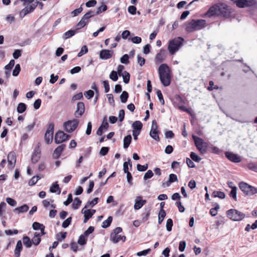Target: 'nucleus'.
<instances>
[{"label": "nucleus", "mask_w": 257, "mask_h": 257, "mask_svg": "<svg viewBox=\"0 0 257 257\" xmlns=\"http://www.w3.org/2000/svg\"><path fill=\"white\" fill-rule=\"evenodd\" d=\"M212 197H218L221 199L225 198V193L221 191H214L212 194Z\"/></svg>", "instance_id": "e433bc0d"}, {"label": "nucleus", "mask_w": 257, "mask_h": 257, "mask_svg": "<svg viewBox=\"0 0 257 257\" xmlns=\"http://www.w3.org/2000/svg\"><path fill=\"white\" fill-rule=\"evenodd\" d=\"M77 30H77L76 29L75 30H70L67 31L63 34V38L64 40H66L68 38H69L73 36L76 34Z\"/></svg>", "instance_id": "c756f323"}, {"label": "nucleus", "mask_w": 257, "mask_h": 257, "mask_svg": "<svg viewBox=\"0 0 257 257\" xmlns=\"http://www.w3.org/2000/svg\"><path fill=\"white\" fill-rule=\"evenodd\" d=\"M186 31L188 32H192L194 31H198L206 26V21L205 20H192L191 21L185 23Z\"/></svg>", "instance_id": "f03ea898"}, {"label": "nucleus", "mask_w": 257, "mask_h": 257, "mask_svg": "<svg viewBox=\"0 0 257 257\" xmlns=\"http://www.w3.org/2000/svg\"><path fill=\"white\" fill-rule=\"evenodd\" d=\"M142 127H143V124L139 120L135 121L132 124V127L133 128V130H136V131H138L139 132H141V131L142 128Z\"/></svg>", "instance_id": "7c9ffc66"}, {"label": "nucleus", "mask_w": 257, "mask_h": 257, "mask_svg": "<svg viewBox=\"0 0 257 257\" xmlns=\"http://www.w3.org/2000/svg\"><path fill=\"white\" fill-rule=\"evenodd\" d=\"M6 202L11 206H15L17 205V201L10 197L6 198Z\"/></svg>", "instance_id": "49530a36"}, {"label": "nucleus", "mask_w": 257, "mask_h": 257, "mask_svg": "<svg viewBox=\"0 0 257 257\" xmlns=\"http://www.w3.org/2000/svg\"><path fill=\"white\" fill-rule=\"evenodd\" d=\"M66 147V145L64 144H62L59 146L57 148H56L53 154V157L54 159H58L60 156L61 155V153L64 150Z\"/></svg>", "instance_id": "4be33fe9"}, {"label": "nucleus", "mask_w": 257, "mask_h": 257, "mask_svg": "<svg viewBox=\"0 0 257 257\" xmlns=\"http://www.w3.org/2000/svg\"><path fill=\"white\" fill-rule=\"evenodd\" d=\"M184 39L181 37L175 38L169 42L168 49L171 55L174 54L183 45Z\"/></svg>", "instance_id": "20e7f679"}, {"label": "nucleus", "mask_w": 257, "mask_h": 257, "mask_svg": "<svg viewBox=\"0 0 257 257\" xmlns=\"http://www.w3.org/2000/svg\"><path fill=\"white\" fill-rule=\"evenodd\" d=\"M240 189L247 195H253L257 193V188L244 182L239 183Z\"/></svg>", "instance_id": "0eeeda50"}, {"label": "nucleus", "mask_w": 257, "mask_h": 257, "mask_svg": "<svg viewBox=\"0 0 257 257\" xmlns=\"http://www.w3.org/2000/svg\"><path fill=\"white\" fill-rule=\"evenodd\" d=\"M54 125L53 123H50L45 135V140L46 142L49 144H50L53 140L54 133Z\"/></svg>", "instance_id": "4468645a"}, {"label": "nucleus", "mask_w": 257, "mask_h": 257, "mask_svg": "<svg viewBox=\"0 0 257 257\" xmlns=\"http://www.w3.org/2000/svg\"><path fill=\"white\" fill-rule=\"evenodd\" d=\"M132 141V136L129 135L125 137L123 139V148L124 149H127Z\"/></svg>", "instance_id": "2f4dec72"}, {"label": "nucleus", "mask_w": 257, "mask_h": 257, "mask_svg": "<svg viewBox=\"0 0 257 257\" xmlns=\"http://www.w3.org/2000/svg\"><path fill=\"white\" fill-rule=\"evenodd\" d=\"M85 236L84 234H81L78 239V243L80 245H84L86 243L85 239Z\"/></svg>", "instance_id": "09e8293b"}, {"label": "nucleus", "mask_w": 257, "mask_h": 257, "mask_svg": "<svg viewBox=\"0 0 257 257\" xmlns=\"http://www.w3.org/2000/svg\"><path fill=\"white\" fill-rule=\"evenodd\" d=\"M130 162H131V159H128V161L127 162H125L123 163V171H124V172L125 173L130 172L128 171V165H130V166L131 167H132V165L130 163Z\"/></svg>", "instance_id": "79ce46f5"}, {"label": "nucleus", "mask_w": 257, "mask_h": 257, "mask_svg": "<svg viewBox=\"0 0 257 257\" xmlns=\"http://www.w3.org/2000/svg\"><path fill=\"white\" fill-rule=\"evenodd\" d=\"M227 185L231 189V190L229 194V196L232 198L235 201H236V194L237 190V187L235 186L233 182L231 181L227 182Z\"/></svg>", "instance_id": "a211bd4d"}, {"label": "nucleus", "mask_w": 257, "mask_h": 257, "mask_svg": "<svg viewBox=\"0 0 257 257\" xmlns=\"http://www.w3.org/2000/svg\"><path fill=\"white\" fill-rule=\"evenodd\" d=\"M85 208L82 209L81 212L84 214V219L83 220L84 223H86L88 220L92 216V214L90 213V209L85 210Z\"/></svg>", "instance_id": "bb28decb"}, {"label": "nucleus", "mask_w": 257, "mask_h": 257, "mask_svg": "<svg viewBox=\"0 0 257 257\" xmlns=\"http://www.w3.org/2000/svg\"><path fill=\"white\" fill-rule=\"evenodd\" d=\"M122 231V229L121 227H117L115 228L110 234V240L113 243H117L120 240L124 242L126 239L125 236L119 234Z\"/></svg>", "instance_id": "39448f33"}, {"label": "nucleus", "mask_w": 257, "mask_h": 257, "mask_svg": "<svg viewBox=\"0 0 257 257\" xmlns=\"http://www.w3.org/2000/svg\"><path fill=\"white\" fill-rule=\"evenodd\" d=\"M23 245L21 240L18 241L15 250V257H20L21 251L22 250Z\"/></svg>", "instance_id": "b1692460"}, {"label": "nucleus", "mask_w": 257, "mask_h": 257, "mask_svg": "<svg viewBox=\"0 0 257 257\" xmlns=\"http://www.w3.org/2000/svg\"><path fill=\"white\" fill-rule=\"evenodd\" d=\"M128 97V93L125 91H123L120 96V99L121 102L123 103H125L127 100Z\"/></svg>", "instance_id": "4c0bfd02"}, {"label": "nucleus", "mask_w": 257, "mask_h": 257, "mask_svg": "<svg viewBox=\"0 0 257 257\" xmlns=\"http://www.w3.org/2000/svg\"><path fill=\"white\" fill-rule=\"evenodd\" d=\"M81 204V201L78 197L75 198L72 204V207L74 209H77Z\"/></svg>", "instance_id": "f704fd0d"}, {"label": "nucleus", "mask_w": 257, "mask_h": 257, "mask_svg": "<svg viewBox=\"0 0 257 257\" xmlns=\"http://www.w3.org/2000/svg\"><path fill=\"white\" fill-rule=\"evenodd\" d=\"M98 198H95L91 201H89L87 202L86 205L85 206L84 208H88L89 206L92 207L95 205H96L98 203Z\"/></svg>", "instance_id": "a19ab883"}, {"label": "nucleus", "mask_w": 257, "mask_h": 257, "mask_svg": "<svg viewBox=\"0 0 257 257\" xmlns=\"http://www.w3.org/2000/svg\"><path fill=\"white\" fill-rule=\"evenodd\" d=\"M15 65V61L14 60H11L9 63L5 66V68L7 70L11 71L12 68L14 67Z\"/></svg>", "instance_id": "052dcab7"}, {"label": "nucleus", "mask_w": 257, "mask_h": 257, "mask_svg": "<svg viewBox=\"0 0 257 257\" xmlns=\"http://www.w3.org/2000/svg\"><path fill=\"white\" fill-rule=\"evenodd\" d=\"M113 51L109 50H102L100 52L99 57L103 60H107L112 57Z\"/></svg>", "instance_id": "412c9836"}, {"label": "nucleus", "mask_w": 257, "mask_h": 257, "mask_svg": "<svg viewBox=\"0 0 257 257\" xmlns=\"http://www.w3.org/2000/svg\"><path fill=\"white\" fill-rule=\"evenodd\" d=\"M72 220V217H69L67 218L62 223V226L63 228H67L71 223Z\"/></svg>", "instance_id": "5fc2aeb1"}, {"label": "nucleus", "mask_w": 257, "mask_h": 257, "mask_svg": "<svg viewBox=\"0 0 257 257\" xmlns=\"http://www.w3.org/2000/svg\"><path fill=\"white\" fill-rule=\"evenodd\" d=\"M224 14L225 4L223 3H218L210 7L204 15L205 17L211 18L214 16H224Z\"/></svg>", "instance_id": "7ed1b4c3"}, {"label": "nucleus", "mask_w": 257, "mask_h": 257, "mask_svg": "<svg viewBox=\"0 0 257 257\" xmlns=\"http://www.w3.org/2000/svg\"><path fill=\"white\" fill-rule=\"evenodd\" d=\"M32 227L34 230H40L41 232L40 233H41V235H44L45 234L44 231L45 227L43 224L35 222L33 223Z\"/></svg>", "instance_id": "5701e85b"}, {"label": "nucleus", "mask_w": 257, "mask_h": 257, "mask_svg": "<svg viewBox=\"0 0 257 257\" xmlns=\"http://www.w3.org/2000/svg\"><path fill=\"white\" fill-rule=\"evenodd\" d=\"M29 206L27 204H24L20 207L16 208L14 211L17 213H23L26 212L29 210Z\"/></svg>", "instance_id": "a878e982"}, {"label": "nucleus", "mask_w": 257, "mask_h": 257, "mask_svg": "<svg viewBox=\"0 0 257 257\" xmlns=\"http://www.w3.org/2000/svg\"><path fill=\"white\" fill-rule=\"evenodd\" d=\"M226 158L230 161L238 163L241 161V157L237 154L230 152H226Z\"/></svg>", "instance_id": "f3484780"}, {"label": "nucleus", "mask_w": 257, "mask_h": 257, "mask_svg": "<svg viewBox=\"0 0 257 257\" xmlns=\"http://www.w3.org/2000/svg\"><path fill=\"white\" fill-rule=\"evenodd\" d=\"M23 242L24 245L27 247H30L32 246V240H30V238L27 236H24L23 238Z\"/></svg>", "instance_id": "ea45409f"}, {"label": "nucleus", "mask_w": 257, "mask_h": 257, "mask_svg": "<svg viewBox=\"0 0 257 257\" xmlns=\"http://www.w3.org/2000/svg\"><path fill=\"white\" fill-rule=\"evenodd\" d=\"M135 201L134 209L135 210L141 209L147 202L146 200L143 199V197L141 196H137Z\"/></svg>", "instance_id": "6ab92c4d"}, {"label": "nucleus", "mask_w": 257, "mask_h": 257, "mask_svg": "<svg viewBox=\"0 0 257 257\" xmlns=\"http://www.w3.org/2000/svg\"><path fill=\"white\" fill-rule=\"evenodd\" d=\"M153 175L154 174L153 172L151 170H149L145 173L144 176V179L146 180L148 179H150L153 177Z\"/></svg>", "instance_id": "0e129e2a"}, {"label": "nucleus", "mask_w": 257, "mask_h": 257, "mask_svg": "<svg viewBox=\"0 0 257 257\" xmlns=\"http://www.w3.org/2000/svg\"><path fill=\"white\" fill-rule=\"evenodd\" d=\"M138 63L141 66L144 65L145 63L146 60L144 58L142 57L140 55L137 56Z\"/></svg>", "instance_id": "e2e57ef3"}, {"label": "nucleus", "mask_w": 257, "mask_h": 257, "mask_svg": "<svg viewBox=\"0 0 257 257\" xmlns=\"http://www.w3.org/2000/svg\"><path fill=\"white\" fill-rule=\"evenodd\" d=\"M39 2L37 0L34 1V2L30 3L29 6H26L23 9L21 10L20 13V16L21 18H23L27 14L32 13L34 11L38 5Z\"/></svg>", "instance_id": "f8f14e48"}, {"label": "nucleus", "mask_w": 257, "mask_h": 257, "mask_svg": "<svg viewBox=\"0 0 257 257\" xmlns=\"http://www.w3.org/2000/svg\"><path fill=\"white\" fill-rule=\"evenodd\" d=\"M190 158L192 160L197 162H199L201 160V158L194 152L191 153Z\"/></svg>", "instance_id": "4d7b16f0"}, {"label": "nucleus", "mask_w": 257, "mask_h": 257, "mask_svg": "<svg viewBox=\"0 0 257 257\" xmlns=\"http://www.w3.org/2000/svg\"><path fill=\"white\" fill-rule=\"evenodd\" d=\"M195 146L199 151L202 154H205L207 151L208 144L204 142L203 139L196 136H192Z\"/></svg>", "instance_id": "423d86ee"}, {"label": "nucleus", "mask_w": 257, "mask_h": 257, "mask_svg": "<svg viewBox=\"0 0 257 257\" xmlns=\"http://www.w3.org/2000/svg\"><path fill=\"white\" fill-rule=\"evenodd\" d=\"M131 41L134 44H140L142 42V38L140 37L135 36L131 38Z\"/></svg>", "instance_id": "69168bd1"}, {"label": "nucleus", "mask_w": 257, "mask_h": 257, "mask_svg": "<svg viewBox=\"0 0 257 257\" xmlns=\"http://www.w3.org/2000/svg\"><path fill=\"white\" fill-rule=\"evenodd\" d=\"M112 217L111 216H109L107 219L102 222V227L104 228H106L109 227L112 222Z\"/></svg>", "instance_id": "c9c22d12"}, {"label": "nucleus", "mask_w": 257, "mask_h": 257, "mask_svg": "<svg viewBox=\"0 0 257 257\" xmlns=\"http://www.w3.org/2000/svg\"><path fill=\"white\" fill-rule=\"evenodd\" d=\"M159 78L162 84L165 87L171 83L170 70L166 64H161L158 69Z\"/></svg>", "instance_id": "f257e3e1"}, {"label": "nucleus", "mask_w": 257, "mask_h": 257, "mask_svg": "<svg viewBox=\"0 0 257 257\" xmlns=\"http://www.w3.org/2000/svg\"><path fill=\"white\" fill-rule=\"evenodd\" d=\"M26 109V105L22 102L20 103L17 107V111L19 113H23Z\"/></svg>", "instance_id": "58836bf2"}, {"label": "nucleus", "mask_w": 257, "mask_h": 257, "mask_svg": "<svg viewBox=\"0 0 257 257\" xmlns=\"http://www.w3.org/2000/svg\"><path fill=\"white\" fill-rule=\"evenodd\" d=\"M50 191L51 193H57L58 194H60L61 192L60 188L58 184H57V182H55L52 184L50 188Z\"/></svg>", "instance_id": "cd10ccee"}, {"label": "nucleus", "mask_w": 257, "mask_h": 257, "mask_svg": "<svg viewBox=\"0 0 257 257\" xmlns=\"http://www.w3.org/2000/svg\"><path fill=\"white\" fill-rule=\"evenodd\" d=\"M166 212L164 209H162V210H160L159 214H158V223L159 224H161L164 218L166 216Z\"/></svg>", "instance_id": "473e14b6"}, {"label": "nucleus", "mask_w": 257, "mask_h": 257, "mask_svg": "<svg viewBox=\"0 0 257 257\" xmlns=\"http://www.w3.org/2000/svg\"><path fill=\"white\" fill-rule=\"evenodd\" d=\"M43 235H41V233L35 232L34 236L32 239V241L35 245H38L41 241V236Z\"/></svg>", "instance_id": "c85d7f7f"}, {"label": "nucleus", "mask_w": 257, "mask_h": 257, "mask_svg": "<svg viewBox=\"0 0 257 257\" xmlns=\"http://www.w3.org/2000/svg\"><path fill=\"white\" fill-rule=\"evenodd\" d=\"M85 97L89 99L92 98L94 95V92L91 90H89L84 93Z\"/></svg>", "instance_id": "774afa93"}, {"label": "nucleus", "mask_w": 257, "mask_h": 257, "mask_svg": "<svg viewBox=\"0 0 257 257\" xmlns=\"http://www.w3.org/2000/svg\"><path fill=\"white\" fill-rule=\"evenodd\" d=\"M123 78V80L124 83L125 84H127L130 81V74L128 72L126 71H124L122 73L121 75Z\"/></svg>", "instance_id": "72a5a7b5"}, {"label": "nucleus", "mask_w": 257, "mask_h": 257, "mask_svg": "<svg viewBox=\"0 0 257 257\" xmlns=\"http://www.w3.org/2000/svg\"><path fill=\"white\" fill-rule=\"evenodd\" d=\"M157 96L158 97L160 102H161V103L162 104L164 105L165 103V101L163 99V95H162V93L161 90H158L157 91Z\"/></svg>", "instance_id": "680f3d73"}, {"label": "nucleus", "mask_w": 257, "mask_h": 257, "mask_svg": "<svg viewBox=\"0 0 257 257\" xmlns=\"http://www.w3.org/2000/svg\"><path fill=\"white\" fill-rule=\"evenodd\" d=\"M40 179V177L38 176H34L29 182V185L30 186L34 185L37 181Z\"/></svg>", "instance_id": "603ef678"}, {"label": "nucleus", "mask_w": 257, "mask_h": 257, "mask_svg": "<svg viewBox=\"0 0 257 257\" xmlns=\"http://www.w3.org/2000/svg\"><path fill=\"white\" fill-rule=\"evenodd\" d=\"M168 180L169 181V182H171V183L178 181L177 175L174 174H170Z\"/></svg>", "instance_id": "bf43d9fd"}, {"label": "nucleus", "mask_w": 257, "mask_h": 257, "mask_svg": "<svg viewBox=\"0 0 257 257\" xmlns=\"http://www.w3.org/2000/svg\"><path fill=\"white\" fill-rule=\"evenodd\" d=\"M88 51L87 47L86 45L83 46L80 51L78 54V57H81Z\"/></svg>", "instance_id": "864d4df0"}, {"label": "nucleus", "mask_w": 257, "mask_h": 257, "mask_svg": "<svg viewBox=\"0 0 257 257\" xmlns=\"http://www.w3.org/2000/svg\"><path fill=\"white\" fill-rule=\"evenodd\" d=\"M85 111L84 104L82 102H79L77 104V109L74 113L76 117L79 118L81 117L84 113Z\"/></svg>", "instance_id": "aec40b11"}, {"label": "nucleus", "mask_w": 257, "mask_h": 257, "mask_svg": "<svg viewBox=\"0 0 257 257\" xmlns=\"http://www.w3.org/2000/svg\"><path fill=\"white\" fill-rule=\"evenodd\" d=\"M70 136L65 134L62 131L58 132L55 136V142L56 144H60L68 140Z\"/></svg>", "instance_id": "2eb2a0df"}, {"label": "nucleus", "mask_w": 257, "mask_h": 257, "mask_svg": "<svg viewBox=\"0 0 257 257\" xmlns=\"http://www.w3.org/2000/svg\"><path fill=\"white\" fill-rule=\"evenodd\" d=\"M95 16V12L89 11L86 13L81 18V20L77 24L76 27L77 30H79L85 26L88 23L90 18Z\"/></svg>", "instance_id": "6e6552de"}, {"label": "nucleus", "mask_w": 257, "mask_h": 257, "mask_svg": "<svg viewBox=\"0 0 257 257\" xmlns=\"http://www.w3.org/2000/svg\"><path fill=\"white\" fill-rule=\"evenodd\" d=\"M121 63L124 64H128L129 63V56L127 54L123 55L120 59Z\"/></svg>", "instance_id": "37998d69"}, {"label": "nucleus", "mask_w": 257, "mask_h": 257, "mask_svg": "<svg viewBox=\"0 0 257 257\" xmlns=\"http://www.w3.org/2000/svg\"><path fill=\"white\" fill-rule=\"evenodd\" d=\"M107 8V6L105 5L101 6L97 9L96 12L95 13V15H99L101 13L105 11Z\"/></svg>", "instance_id": "8fccbe9b"}, {"label": "nucleus", "mask_w": 257, "mask_h": 257, "mask_svg": "<svg viewBox=\"0 0 257 257\" xmlns=\"http://www.w3.org/2000/svg\"><path fill=\"white\" fill-rule=\"evenodd\" d=\"M150 251H151V249L148 248V249H145L144 250L138 252L137 253V255L139 256H143V255L146 256V255L149 254L150 252Z\"/></svg>", "instance_id": "3c124183"}, {"label": "nucleus", "mask_w": 257, "mask_h": 257, "mask_svg": "<svg viewBox=\"0 0 257 257\" xmlns=\"http://www.w3.org/2000/svg\"><path fill=\"white\" fill-rule=\"evenodd\" d=\"M159 131L158 130V124L156 120H153L152 123L151 130L150 132V136L157 141H160L159 136Z\"/></svg>", "instance_id": "ddd939ff"}, {"label": "nucleus", "mask_w": 257, "mask_h": 257, "mask_svg": "<svg viewBox=\"0 0 257 257\" xmlns=\"http://www.w3.org/2000/svg\"><path fill=\"white\" fill-rule=\"evenodd\" d=\"M227 216L233 221L241 220L245 217V214L243 213L235 210L230 209L227 212Z\"/></svg>", "instance_id": "9d476101"}, {"label": "nucleus", "mask_w": 257, "mask_h": 257, "mask_svg": "<svg viewBox=\"0 0 257 257\" xmlns=\"http://www.w3.org/2000/svg\"><path fill=\"white\" fill-rule=\"evenodd\" d=\"M67 232H60L59 234L57 235V239L58 241H61L62 240L65 239L66 237Z\"/></svg>", "instance_id": "13d9d810"}, {"label": "nucleus", "mask_w": 257, "mask_h": 257, "mask_svg": "<svg viewBox=\"0 0 257 257\" xmlns=\"http://www.w3.org/2000/svg\"><path fill=\"white\" fill-rule=\"evenodd\" d=\"M234 3L239 8L254 7L257 6V0H234Z\"/></svg>", "instance_id": "9b49d317"}, {"label": "nucleus", "mask_w": 257, "mask_h": 257, "mask_svg": "<svg viewBox=\"0 0 257 257\" xmlns=\"http://www.w3.org/2000/svg\"><path fill=\"white\" fill-rule=\"evenodd\" d=\"M21 71V66L19 64H17L13 71V75L14 76H17L20 73Z\"/></svg>", "instance_id": "c03bdc74"}, {"label": "nucleus", "mask_w": 257, "mask_h": 257, "mask_svg": "<svg viewBox=\"0 0 257 257\" xmlns=\"http://www.w3.org/2000/svg\"><path fill=\"white\" fill-rule=\"evenodd\" d=\"M173 225V222L172 219H170V218L168 219L167 220V223H166V229H167V231H171Z\"/></svg>", "instance_id": "a18cd8bd"}, {"label": "nucleus", "mask_w": 257, "mask_h": 257, "mask_svg": "<svg viewBox=\"0 0 257 257\" xmlns=\"http://www.w3.org/2000/svg\"><path fill=\"white\" fill-rule=\"evenodd\" d=\"M41 144L38 143L37 146L35 148L34 151L32 154L31 160L33 164H36L38 162L41 157V150H40Z\"/></svg>", "instance_id": "dca6fc26"}, {"label": "nucleus", "mask_w": 257, "mask_h": 257, "mask_svg": "<svg viewBox=\"0 0 257 257\" xmlns=\"http://www.w3.org/2000/svg\"><path fill=\"white\" fill-rule=\"evenodd\" d=\"M247 167L251 170L257 172V165L254 163H249L247 165Z\"/></svg>", "instance_id": "338daca9"}, {"label": "nucleus", "mask_w": 257, "mask_h": 257, "mask_svg": "<svg viewBox=\"0 0 257 257\" xmlns=\"http://www.w3.org/2000/svg\"><path fill=\"white\" fill-rule=\"evenodd\" d=\"M109 151V148L103 147L101 148L99 154L102 156H105L108 152Z\"/></svg>", "instance_id": "6e6d98bb"}, {"label": "nucleus", "mask_w": 257, "mask_h": 257, "mask_svg": "<svg viewBox=\"0 0 257 257\" xmlns=\"http://www.w3.org/2000/svg\"><path fill=\"white\" fill-rule=\"evenodd\" d=\"M109 78L113 81H116L118 79L117 73L115 71H112L109 75Z\"/></svg>", "instance_id": "de8ad7c7"}, {"label": "nucleus", "mask_w": 257, "mask_h": 257, "mask_svg": "<svg viewBox=\"0 0 257 257\" xmlns=\"http://www.w3.org/2000/svg\"><path fill=\"white\" fill-rule=\"evenodd\" d=\"M79 122L77 119L68 120L63 123L64 128L66 132L71 133L77 127Z\"/></svg>", "instance_id": "1a4fd4ad"}, {"label": "nucleus", "mask_w": 257, "mask_h": 257, "mask_svg": "<svg viewBox=\"0 0 257 257\" xmlns=\"http://www.w3.org/2000/svg\"><path fill=\"white\" fill-rule=\"evenodd\" d=\"M165 58V51L161 49L160 52L156 55L155 57L156 62L157 63H161L164 61Z\"/></svg>", "instance_id": "393cba45"}]
</instances>
